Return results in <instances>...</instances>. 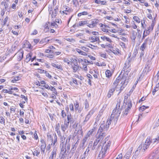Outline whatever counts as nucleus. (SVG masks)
<instances>
[{"label":"nucleus","mask_w":159,"mask_h":159,"mask_svg":"<svg viewBox=\"0 0 159 159\" xmlns=\"http://www.w3.org/2000/svg\"><path fill=\"white\" fill-rule=\"evenodd\" d=\"M127 75H124L121 77H117L114 81L107 95L108 98H110L115 90L118 91L119 94L124 89L129 82V80Z\"/></svg>","instance_id":"obj_1"},{"label":"nucleus","mask_w":159,"mask_h":159,"mask_svg":"<svg viewBox=\"0 0 159 159\" xmlns=\"http://www.w3.org/2000/svg\"><path fill=\"white\" fill-rule=\"evenodd\" d=\"M109 137L110 136L106 137L105 138V140L103 141V146L101 150L98 155V159H101L103 158L109 149L111 143V141L109 140Z\"/></svg>","instance_id":"obj_2"},{"label":"nucleus","mask_w":159,"mask_h":159,"mask_svg":"<svg viewBox=\"0 0 159 159\" xmlns=\"http://www.w3.org/2000/svg\"><path fill=\"white\" fill-rule=\"evenodd\" d=\"M121 101H119L117 103L116 107L114 109L111 115V117L114 119V123L115 124L118 119L121 111V108H120Z\"/></svg>","instance_id":"obj_3"},{"label":"nucleus","mask_w":159,"mask_h":159,"mask_svg":"<svg viewBox=\"0 0 159 159\" xmlns=\"http://www.w3.org/2000/svg\"><path fill=\"white\" fill-rule=\"evenodd\" d=\"M141 22L142 27L143 28L145 29L143 32V35L142 38V39H144L146 36L149 35L150 32L152 31L153 30L155 25V18L152 20L151 25L147 28H146V25L145 21L143 20V21H141Z\"/></svg>","instance_id":"obj_4"},{"label":"nucleus","mask_w":159,"mask_h":159,"mask_svg":"<svg viewBox=\"0 0 159 159\" xmlns=\"http://www.w3.org/2000/svg\"><path fill=\"white\" fill-rule=\"evenodd\" d=\"M152 140L151 139V137L150 136L148 137L146 139V141L144 144L143 148L142 149V145H140L138 147V150H136L135 152H137L138 150H140V151L141 152H145V150L148 148L150 144L152 143Z\"/></svg>","instance_id":"obj_5"},{"label":"nucleus","mask_w":159,"mask_h":159,"mask_svg":"<svg viewBox=\"0 0 159 159\" xmlns=\"http://www.w3.org/2000/svg\"><path fill=\"white\" fill-rule=\"evenodd\" d=\"M131 59L129 57L125 62L124 66L122 70L121 73L124 71V72L128 73L131 70Z\"/></svg>","instance_id":"obj_6"},{"label":"nucleus","mask_w":159,"mask_h":159,"mask_svg":"<svg viewBox=\"0 0 159 159\" xmlns=\"http://www.w3.org/2000/svg\"><path fill=\"white\" fill-rule=\"evenodd\" d=\"M124 107L125 108V110L123 112V116H126L128 114L132 107V103L131 100H129L128 102V103L125 104V106L121 107V108H123Z\"/></svg>","instance_id":"obj_7"},{"label":"nucleus","mask_w":159,"mask_h":159,"mask_svg":"<svg viewBox=\"0 0 159 159\" xmlns=\"http://www.w3.org/2000/svg\"><path fill=\"white\" fill-rule=\"evenodd\" d=\"M106 135V133L104 132L100 133L97 134L96 137V139L95 140L99 143L98 145L100 144V146L102 145V146H103V141H104L105 139L104 140H103Z\"/></svg>","instance_id":"obj_8"},{"label":"nucleus","mask_w":159,"mask_h":159,"mask_svg":"<svg viewBox=\"0 0 159 159\" xmlns=\"http://www.w3.org/2000/svg\"><path fill=\"white\" fill-rule=\"evenodd\" d=\"M61 151L59 156V158L60 159H66L67 155V153L70 150H67V148H60Z\"/></svg>","instance_id":"obj_9"},{"label":"nucleus","mask_w":159,"mask_h":159,"mask_svg":"<svg viewBox=\"0 0 159 159\" xmlns=\"http://www.w3.org/2000/svg\"><path fill=\"white\" fill-rule=\"evenodd\" d=\"M60 139V148H65L66 146L64 142L66 139V137L64 135H62L59 137Z\"/></svg>","instance_id":"obj_10"},{"label":"nucleus","mask_w":159,"mask_h":159,"mask_svg":"<svg viewBox=\"0 0 159 159\" xmlns=\"http://www.w3.org/2000/svg\"><path fill=\"white\" fill-rule=\"evenodd\" d=\"M72 137V135L70 134L69 135L67 138L65 142V145L66 148L67 150H70V140Z\"/></svg>","instance_id":"obj_11"},{"label":"nucleus","mask_w":159,"mask_h":159,"mask_svg":"<svg viewBox=\"0 0 159 159\" xmlns=\"http://www.w3.org/2000/svg\"><path fill=\"white\" fill-rule=\"evenodd\" d=\"M57 148L56 147H54L52 151L51 152V155L49 158V159H53L55 158L57 155Z\"/></svg>","instance_id":"obj_12"},{"label":"nucleus","mask_w":159,"mask_h":159,"mask_svg":"<svg viewBox=\"0 0 159 159\" xmlns=\"http://www.w3.org/2000/svg\"><path fill=\"white\" fill-rule=\"evenodd\" d=\"M49 7V13L50 14H51V16L52 18H54L56 16H57V13L58 11L55 10H53V8L52 7Z\"/></svg>","instance_id":"obj_13"},{"label":"nucleus","mask_w":159,"mask_h":159,"mask_svg":"<svg viewBox=\"0 0 159 159\" xmlns=\"http://www.w3.org/2000/svg\"><path fill=\"white\" fill-rule=\"evenodd\" d=\"M69 125V124L66 123V120H65L64 123L61 124V129L62 132H65V131L68 129Z\"/></svg>","instance_id":"obj_14"},{"label":"nucleus","mask_w":159,"mask_h":159,"mask_svg":"<svg viewBox=\"0 0 159 159\" xmlns=\"http://www.w3.org/2000/svg\"><path fill=\"white\" fill-rule=\"evenodd\" d=\"M96 129L97 128L96 126H94L92 129H90L88 131L87 134L85 135L90 138L91 136L92 135L93 133L96 131Z\"/></svg>","instance_id":"obj_15"},{"label":"nucleus","mask_w":159,"mask_h":159,"mask_svg":"<svg viewBox=\"0 0 159 159\" xmlns=\"http://www.w3.org/2000/svg\"><path fill=\"white\" fill-rule=\"evenodd\" d=\"M151 70V68L150 66L149 65L148 63H147L146 64L144 68L143 71V72H145L146 73V74L147 75V74Z\"/></svg>","instance_id":"obj_16"},{"label":"nucleus","mask_w":159,"mask_h":159,"mask_svg":"<svg viewBox=\"0 0 159 159\" xmlns=\"http://www.w3.org/2000/svg\"><path fill=\"white\" fill-rule=\"evenodd\" d=\"M89 39L91 40V42L92 43L98 42L99 43L100 42L99 37L93 36L89 38Z\"/></svg>","instance_id":"obj_17"},{"label":"nucleus","mask_w":159,"mask_h":159,"mask_svg":"<svg viewBox=\"0 0 159 159\" xmlns=\"http://www.w3.org/2000/svg\"><path fill=\"white\" fill-rule=\"evenodd\" d=\"M94 2L95 3L98 4H101V5H107V2L105 1H101V0H94Z\"/></svg>","instance_id":"obj_18"},{"label":"nucleus","mask_w":159,"mask_h":159,"mask_svg":"<svg viewBox=\"0 0 159 159\" xmlns=\"http://www.w3.org/2000/svg\"><path fill=\"white\" fill-rule=\"evenodd\" d=\"M98 143H99L98 141L95 140L93 143V146L92 147V149L93 150L95 149H96L98 148L100 146V144L98 145Z\"/></svg>","instance_id":"obj_19"},{"label":"nucleus","mask_w":159,"mask_h":159,"mask_svg":"<svg viewBox=\"0 0 159 159\" xmlns=\"http://www.w3.org/2000/svg\"><path fill=\"white\" fill-rule=\"evenodd\" d=\"M147 39H146L144 42L141 45V47L140 48V50L141 51L144 50V49L146 48L147 46Z\"/></svg>","instance_id":"obj_20"},{"label":"nucleus","mask_w":159,"mask_h":159,"mask_svg":"<svg viewBox=\"0 0 159 159\" xmlns=\"http://www.w3.org/2000/svg\"><path fill=\"white\" fill-rule=\"evenodd\" d=\"M71 68L73 70V71L74 72H77L78 69L79 68V65H76V66H73V65L71 64Z\"/></svg>","instance_id":"obj_21"},{"label":"nucleus","mask_w":159,"mask_h":159,"mask_svg":"<svg viewBox=\"0 0 159 159\" xmlns=\"http://www.w3.org/2000/svg\"><path fill=\"white\" fill-rule=\"evenodd\" d=\"M51 141L52 142L51 145L54 146L57 142V137L56 134L54 136V139H52Z\"/></svg>","instance_id":"obj_22"},{"label":"nucleus","mask_w":159,"mask_h":159,"mask_svg":"<svg viewBox=\"0 0 159 159\" xmlns=\"http://www.w3.org/2000/svg\"><path fill=\"white\" fill-rule=\"evenodd\" d=\"M76 51L78 52L79 54L83 55V56H86L87 55V53L84 52L82 51L80 49L78 48H76L75 49Z\"/></svg>","instance_id":"obj_23"},{"label":"nucleus","mask_w":159,"mask_h":159,"mask_svg":"<svg viewBox=\"0 0 159 159\" xmlns=\"http://www.w3.org/2000/svg\"><path fill=\"white\" fill-rule=\"evenodd\" d=\"M33 153L34 156H35L37 157L38 156L40 153L39 148H36L34 149Z\"/></svg>","instance_id":"obj_24"},{"label":"nucleus","mask_w":159,"mask_h":159,"mask_svg":"<svg viewBox=\"0 0 159 159\" xmlns=\"http://www.w3.org/2000/svg\"><path fill=\"white\" fill-rule=\"evenodd\" d=\"M66 123H67L69 124L70 122H73V119L72 118V116L70 114V115H68L67 116V120H66Z\"/></svg>","instance_id":"obj_25"},{"label":"nucleus","mask_w":159,"mask_h":159,"mask_svg":"<svg viewBox=\"0 0 159 159\" xmlns=\"http://www.w3.org/2000/svg\"><path fill=\"white\" fill-rule=\"evenodd\" d=\"M152 142L153 143H159V136H157L156 138L151 139Z\"/></svg>","instance_id":"obj_26"},{"label":"nucleus","mask_w":159,"mask_h":159,"mask_svg":"<svg viewBox=\"0 0 159 159\" xmlns=\"http://www.w3.org/2000/svg\"><path fill=\"white\" fill-rule=\"evenodd\" d=\"M90 138L87 137L86 136H85V137L82 140V146L83 147L85 144V143Z\"/></svg>","instance_id":"obj_27"},{"label":"nucleus","mask_w":159,"mask_h":159,"mask_svg":"<svg viewBox=\"0 0 159 159\" xmlns=\"http://www.w3.org/2000/svg\"><path fill=\"white\" fill-rule=\"evenodd\" d=\"M51 65L53 67L56 68L58 69L62 70V69L61 65L56 64L54 63H52L51 64Z\"/></svg>","instance_id":"obj_28"},{"label":"nucleus","mask_w":159,"mask_h":159,"mask_svg":"<svg viewBox=\"0 0 159 159\" xmlns=\"http://www.w3.org/2000/svg\"><path fill=\"white\" fill-rule=\"evenodd\" d=\"M90 117H90L87 114L85 117L84 120L83 122L82 123L83 125H85L86 123L89 121Z\"/></svg>","instance_id":"obj_29"},{"label":"nucleus","mask_w":159,"mask_h":159,"mask_svg":"<svg viewBox=\"0 0 159 159\" xmlns=\"http://www.w3.org/2000/svg\"><path fill=\"white\" fill-rule=\"evenodd\" d=\"M78 61L79 63H81L82 65L84 64L85 63H86L87 62H88L87 60L85 59H83L81 58L78 59Z\"/></svg>","instance_id":"obj_30"},{"label":"nucleus","mask_w":159,"mask_h":159,"mask_svg":"<svg viewBox=\"0 0 159 159\" xmlns=\"http://www.w3.org/2000/svg\"><path fill=\"white\" fill-rule=\"evenodd\" d=\"M114 119L112 118V117H111V116L110 118L109 119H108V120L106 124H107V125H109L111 124V122H112V123H114Z\"/></svg>","instance_id":"obj_31"},{"label":"nucleus","mask_w":159,"mask_h":159,"mask_svg":"<svg viewBox=\"0 0 159 159\" xmlns=\"http://www.w3.org/2000/svg\"><path fill=\"white\" fill-rule=\"evenodd\" d=\"M84 107L85 109L87 110L88 111L89 110V102H88L87 100L86 99L84 101Z\"/></svg>","instance_id":"obj_32"},{"label":"nucleus","mask_w":159,"mask_h":159,"mask_svg":"<svg viewBox=\"0 0 159 159\" xmlns=\"http://www.w3.org/2000/svg\"><path fill=\"white\" fill-rule=\"evenodd\" d=\"M112 52L114 54L116 55H118L120 53V50L117 48H116L115 49H113Z\"/></svg>","instance_id":"obj_33"},{"label":"nucleus","mask_w":159,"mask_h":159,"mask_svg":"<svg viewBox=\"0 0 159 159\" xmlns=\"http://www.w3.org/2000/svg\"><path fill=\"white\" fill-rule=\"evenodd\" d=\"M32 53H29L27 54L26 57V60L27 62L31 60Z\"/></svg>","instance_id":"obj_34"},{"label":"nucleus","mask_w":159,"mask_h":159,"mask_svg":"<svg viewBox=\"0 0 159 159\" xmlns=\"http://www.w3.org/2000/svg\"><path fill=\"white\" fill-rule=\"evenodd\" d=\"M105 74L107 78H109L111 76L112 74L111 73V71L109 70H107L105 72Z\"/></svg>","instance_id":"obj_35"},{"label":"nucleus","mask_w":159,"mask_h":159,"mask_svg":"<svg viewBox=\"0 0 159 159\" xmlns=\"http://www.w3.org/2000/svg\"><path fill=\"white\" fill-rule=\"evenodd\" d=\"M129 95L127 94L124 96V100L123 101V106H125V104L128 103L127 99L128 98Z\"/></svg>","instance_id":"obj_36"},{"label":"nucleus","mask_w":159,"mask_h":159,"mask_svg":"<svg viewBox=\"0 0 159 159\" xmlns=\"http://www.w3.org/2000/svg\"><path fill=\"white\" fill-rule=\"evenodd\" d=\"M133 19L135 21L138 23H140L141 22L140 19L137 16H134L133 17Z\"/></svg>","instance_id":"obj_37"},{"label":"nucleus","mask_w":159,"mask_h":159,"mask_svg":"<svg viewBox=\"0 0 159 159\" xmlns=\"http://www.w3.org/2000/svg\"><path fill=\"white\" fill-rule=\"evenodd\" d=\"M20 79V76H15L13 78V79L11 81V82L13 83H15L16 81L19 80Z\"/></svg>","instance_id":"obj_38"},{"label":"nucleus","mask_w":159,"mask_h":159,"mask_svg":"<svg viewBox=\"0 0 159 159\" xmlns=\"http://www.w3.org/2000/svg\"><path fill=\"white\" fill-rule=\"evenodd\" d=\"M101 38L103 41H107L109 42H111V40L110 38H107L105 36H101Z\"/></svg>","instance_id":"obj_39"},{"label":"nucleus","mask_w":159,"mask_h":159,"mask_svg":"<svg viewBox=\"0 0 159 159\" xmlns=\"http://www.w3.org/2000/svg\"><path fill=\"white\" fill-rule=\"evenodd\" d=\"M17 54L18 57H19L18 59L20 60L22 59L23 58V52H18Z\"/></svg>","instance_id":"obj_40"},{"label":"nucleus","mask_w":159,"mask_h":159,"mask_svg":"<svg viewBox=\"0 0 159 159\" xmlns=\"http://www.w3.org/2000/svg\"><path fill=\"white\" fill-rule=\"evenodd\" d=\"M87 46L93 49H98V48L97 46L90 44H89V45H87Z\"/></svg>","instance_id":"obj_41"},{"label":"nucleus","mask_w":159,"mask_h":159,"mask_svg":"<svg viewBox=\"0 0 159 159\" xmlns=\"http://www.w3.org/2000/svg\"><path fill=\"white\" fill-rule=\"evenodd\" d=\"M98 20H94L93 21L91 22V25L93 26V27L96 26L97 23L98 22Z\"/></svg>","instance_id":"obj_42"},{"label":"nucleus","mask_w":159,"mask_h":159,"mask_svg":"<svg viewBox=\"0 0 159 159\" xmlns=\"http://www.w3.org/2000/svg\"><path fill=\"white\" fill-rule=\"evenodd\" d=\"M74 105L75 106V110H78V108H79V103L78 102L76 101L74 102Z\"/></svg>","instance_id":"obj_43"},{"label":"nucleus","mask_w":159,"mask_h":159,"mask_svg":"<svg viewBox=\"0 0 159 159\" xmlns=\"http://www.w3.org/2000/svg\"><path fill=\"white\" fill-rule=\"evenodd\" d=\"M149 108L148 106L146 107L145 106H143L139 108V111L141 112L143 111L147 108Z\"/></svg>","instance_id":"obj_44"},{"label":"nucleus","mask_w":159,"mask_h":159,"mask_svg":"<svg viewBox=\"0 0 159 159\" xmlns=\"http://www.w3.org/2000/svg\"><path fill=\"white\" fill-rule=\"evenodd\" d=\"M84 21H80L79 22L78 24H76L74 25H73V27H75V26H81L82 25H83L84 24Z\"/></svg>","instance_id":"obj_45"},{"label":"nucleus","mask_w":159,"mask_h":159,"mask_svg":"<svg viewBox=\"0 0 159 159\" xmlns=\"http://www.w3.org/2000/svg\"><path fill=\"white\" fill-rule=\"evenodd\" d=\"M72 11H66L65 10H63V11H60V12L61 14H63V15L64 14L66 15H69L70 14V12H71Z\"/></svg>","instance_id":"obj_46"},{"label":"nucleus","mask_w":159,"mask_h":159,"mask_svg":"<svg viewBox=\"0 0 159 159\" xmlns=\"http://www.w3.org/2000/svg\"><path fill=\"white\" fill-rule=\"evenodd\" d=\"M63 10H65L66 11H72L71 9L69 7L65 6H63L62 8Z\"/></svg>","instance_id":"obj_47"},{"label":"nucleus","mask_w":159,"mask_h":159,"mask_svg":"<svg viewBox=\"0 0 159 159\" xmlns=\"http://www.w3.org/2000/svg\"><path fill=\"white\" fill-rule=\"evenodd\" d=\"M49 90H50L51 91H52L53 93H54L56 95L57 94V93L56 90V89L53 87L51 86L50 87V88L49 89Z\"/></svg>","instance_id":"obj_48"},{"label":"nucleus","mask_w":159,"mask_h":159,"mask_svg":"<svg viewBox=\"0 0 159 159\" xmlns=\"http://www.w3.org/2000/svg\"><path fill=\"white\" fill-rule=\"evenodd\" d=\"M88 13L87 12L84 11L82 12L78 13V17H80L82 15H88Z\"/></svg>","instance_id":"obj_49"},{"label":"nucleus","mask_w":159,"mask_h":159,"mask_svg":"<svg viewBox=\"0 0 159 159\" xmlns=\"http://www.w3.org/2000/svg\"><path fill=\"white\" fill-rule=\"evenodd\" d=\"M72 2L75 7H77L79 5V2L77 0H72Z\"/></svg>","instance_id":"obj_50"},{"label":"nucleus","mask_w":159,"mask_h":159,"mask_svg":"<svg viewBox=\"0 0 159 159\" xmlns=\"http://www.w3.org/2000/svg\"><path fill=\"white\" fill-rule=\"evenodd\" d=\"M94 112V110L93 109H92L90 111L88 112L87 115L91 117V116L93 114Z\"/></svg>","instance_id":"obj_51"},{"label":"nucleus","mask_w":159,"mask_h":159,"mask_svg":"<svg viewBox=\"0 0 159 159\" xmlns=\"http://www.w3.org/2000/svg\"><path fill=\"white\" fill-rule=\"evenodd\" d=\"M91 144L90 146H91V145H92V143H90L89 144V145L88 147V148H87L86 149L85 151L84 152V153H85V154H86V155H88V154H89V146H90V144Z\"/></svg>","instance_id":"obj_52"},{"label":"nucleus","mask_w":159,"mask_h":159,"mask_svg":"<svg viewBox=\"0 0 159 159\" xmlns=\"http://www.w3.org/2000/svg\"><path fill=\"white\" fill-rule=\"evenodd\" d=\"M131 27H132L134 29H136L137 28V26L135 24V23L134 21H132L131 22Z\"/></svg>","instance_id":"obj_53"},{"label":"nucleus","mask_w":159,"mask_h":159,"mask_svg":"<svg viewBox=\"0 0 159 159\" xmlns=\"http://www.w3.org/2000/svg\"><path fill=\"white\" fill-rule=\"evenodd\" d=\"M46 146H40V149L41 150V153L44 154L45 153V149Z\"/></svg>","instance_id":"obj_54"},{"label":"nucleus","mask_w":159,"mask_h":159,"mask_svg":"<svg viewBox=\"0 0 159 159\" xmlns=\"http://www.w3.org/2000/svg\"><path fill=\"white\" fill-rule=\"evenodd\" d=\"M47 139L48 140L50 141L52 140V139H53L52 137L51 134H50L49 133H47Z\"/></svg>","instance_id":"obj_55"},{"label":"nucleus","mask_w":159,"mask_h":159,"mask_svg":"<svg viewBox=\"0 0 159 159\" xmlns=\"http://www.w3.org/2000/svg\"><path fill=\"white\" fill-rule=\"evenodd\" d=\"M0 123L3 124H5V120L2 116H0Z\"/></svg>","instance_id":"obj_56"},{"label":"nucleus","mask_w":159,"mask_h":159,"mask_svg":"<svg viewBox=\"0 0 159 159\" xmlns=\"http://www.w3.org/2000/svg\"><path fill=\"white\" fill-rule=\"evenodd\" d=\"M79 142V139H78L77 141L76 142V143H75V144L73 145L72 147L73 148H74L75 149H76V148L77 147L78 145V143Z\"/></svg>","instance_id":"obj_57"},{"label":"nucleus","mask_w":159,"mask_h":159,"mask_svg":"<svg viewBox=\"0 0 159 159\" xmlns=\"http://www.w3.org/2000/svg\"><path fill=\"white\" fill-rule=\"evenodd\" d=\"M69 107L70 110L73 112L74 111L73 104L72 103L70 104L69 106Z\"/></svg>","instance_id":"obj_58"},{"label":"nucleus","mask_w":159,"mask_h":159,"mask_svg":"<svg viewBox=\"0 0 159 159\" xmlns=\"http://www.w3.org/2000/svg\"><path fill=\"white\" fill-rule=\"evenodd\" d=\"M63 60L64 62L67 63L68 64H69L70 62V61L67 58H64Z\"/></svg>","instance_id":"obj_59"},{"label":"nucleus","mask_w":159,"mask_h":159,"mask_svg":"<svg viewBox=\"0 0 159 159\" xmlns=\"http://www.w3.org/2000/svg\"><path fill=\"white\" fill-rule=\"evenodd\" d=\"M101 129H102L103 130H105V124L104 123H102L100 124V126L99 127Z\"/></svg>","instance_id":"obj_60"},{"label":"nucleus","mask_w":159,"mask_h":159,"mask_svg":"<svg viewBox=\"0 0 159 159\" xmlns=\"http://www.w3.org/2000/svg\"><path fill=\"white\" fill-rule=\"evenodd\" d=\"M100 56L104 58H106V53H100Z\"/></svg>","instance_id":"obj_61"},{"label":"nucleus","mask_w":159,"mask_h":159,"mask_svg":"<svg viewBox=\"0 0 159 159\" xmlns=\"http://www.w3.org/2000/svg\"><path fill=\"white\" fill-rule=\"evenodd\" d=\"M87 156L88 155H86V154H85V153H84L80 156V159H85V157Z\"/></svg>","instance_id":"obj_62"},{"label":"nucleus","mask_w":159,"mask_h":159,"mask_svg":"<svg viewBox=\"0 0 159 159\" xmlns=\"http://www.w3.org/2000/svg\"><path fill=\"white\" fill-rule=\"evenodd\" d=\"M40 142L41 143V146H46V144L44 140L43 139H41Z\"/></svg>","instance_id":"obj_63"},{"label":"nucleus","mask_w":159,"mask_h":159,"mask_svg":"<svg viewBox=\"0 0 159 159\" xmlns=\"http://www.w3.org/2000/svg\"><path fill=\"white\" fill-rule=\"evenodd\" d=\"M61 116L63 118L65 117L66 116V113L63 110L61 111Z\"/></svg>","instance_id":"obj_64"}]
</instances>
